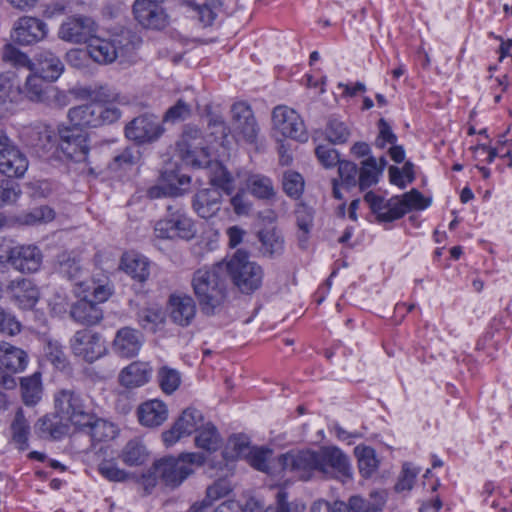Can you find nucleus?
I'll use <instances>...</instances> for the list:
<instances>
[{
	"instance_id": "obj_1",
	"label": "nucleus",
	"mask_w": 512,
	"mask_h": 512,
	"mask_svg": "<svg viewBox=\"0 0 512 512\" xmlns=\"http://www.w3.org/2000/svg\"><path fill=\"white\" fill-rule=\"evenodd\" d=\"M226 279V269L222 263L195 271L192 286L207 316L223 303L226 297Z\"/></svg>"
},
{
	"instance_id": "obj_2",
	"label": "nucleus",
	"mask_w": 512,
	"mask_h": 512,
	"mask_svg": "<svg viewBox=\"0 0 512 512\" xmlns=\"http://www.w3.org/2000/svg\"><path fill=\"white\" fill-rule=\"evenodd\" d=\"M224 267L226 276L231 277L234 285L242 293L251 294L261 287L264 276L263 269L256 262L249 260L246 251L238 249Z\"/></svg>"
},
{
	"instance_id": "obj_3",
	"label": "nucleus",
	"mask_w": 512,
	"mask_h": 512,
	"mask_svg": "<svg viewBox=\"0 0 512 512\" xmlns=\"http://www.w3.org/2000/svg\"><path fill=\"white\" fill-rule=\"evenodd\" d=\"M120 117L121 111L117 106L94 101L72 107L68 111V118L72 126L80 130L110 125L118 121Z\"/></svg>"
},
{
	"instance_id": "obj_4",
	"label": "nucleus",
	"mask_w": 512,
	"mask_h": 512,
	"mask_svg": "<svg viewBox=\"0 0 512 512\" xmlns=\"http://www.w3.org/2000/svg\"><path fill=\"white\" fill-rule=\"evenodd\" d=\"M206 457L202 453H182L177 458L169 456L155 462V471L166 486H179L190 474L194 466L204 464Z\"/></svg>"
},
{
	"instance_id": "obj_5",
	"label": "nucleus",
	"mask_w": 512,
	"mask_h": 512,
	"mask_svg": "<svg viewBox=\"0 0 512 512\" xmlns=\"http://www.w3.org/2000/svg\"><path fill=\"white\" fill-rule=\"evenodd\" d=\"M133 50L129 37L123 34L110 38L93 35L87 44V53L99 64H110L118 59H125Z\"/></svg>"
},
{
	"instance_id": "obj_6",
	"label": "nucleus",
	"mask_w": 512,
	"mask_h": 512,
	"mask_svg": "<svg viewBox=\"0 0 512 512\" xmlns=\"http://www.w3.org/2000/svg\"><path fill=\"white\" fill-rule=\"evenodd\" d=\"M167 211L168 214L155 224V236L160 239H192L196 234L193 220L182 209L169 205Z\"/></svg>"
},
{
	"instance_id": "obj_7",
	"label": "nucleus",
	"mask_w": 512,
	"mask_h": 512,
	"mask_svg": "<svg viewBox=\"0 0 512 512\" xmlns=\"http://www.w3.org/2000/svg\"><path fill=\"white\" fill-rule=\"evenodd\" d=\"M45 79L37 74L29 75L22 89V98L25 97L32 102L55 108L66 106L68 99L65 93L57 87L47 84Z\"/></svg>"
},
{
	"instance_id": "obj_8",
	"label": "nucleus",
	"mask_w": 512,
	"mask_h": 512,
	"mask_svg": "<svg viewBox=\"0 0 512 512\" xmlns=\"http://www.w3.org/2000/svg\"><path fill=\"white\" fill-rule=\"evenodd\" d=\"M70 347L75 356L88 363L100 359L107 351L102 336L90 327L77 331L70 340Z\"/></svg>"
},
{
	"instance_id": "obj_9",
	"label": "nucleus",
	"mask_w": 512,
	"mask_h": 512,
	"mask_svg": "<svg viewBox=\"0 0 512 512\" xmlns=\"http://www.w3.org/2000/svg\"><path fill=\"white\" fill-rule=\"evenodd\" d=\"M57 412L63 419L70 421L74 426L80 428L92 419V413L84 404L83 399L72 390H61L55 396Z\"/></svg>"
},
{
	"instance_id": "obj_10",
	"label": "nucleus",
	"mask_w": 512,
	"mask_h": 512,
	"mask_svg": "<svg viewBox=\"0 0 512 512\" xmlns=\"http://www.w3.org/2000/svg\"><path fill=\"white\" fill-rule=\"evenodd\" d=\"M182 158L194 167L207 163L208 145L201 131L194 126H187L177 144Z\"/></svg>"
},
{
	"instance_id": "obj_11",
	"label": "nucleus",
	"mask_w": 512,
	"mask_h": 512,
	"mask_svg": "<svg viewBox=\"0 0 512 512\" xmlns=\"http://www.w3.org/2000/svg\"><path fill=\"white\" fill-rule=\"evenodd\" d=\"M231 127L237 141L256 143L259 126L251 107L245 102H237L231 107Z\"/></svg>"
},
{
	"instance_id": "obj_12",
	"label": "nucleus",
	"mask_w": 512,
	"mask_h": 512,
	"mask_svg": "<svg viewBox=\"0 0 512 512\" xmlns=\"http://www.w3.org/2000/svg\"><path fill=\"white\" fill-rule=\"evenodd\" d=\"M58 146L62 153L75 162H85L90 151L89 137L73 126L59 129Z\"/></svg>"
},
{
	"instance_id": "obj_13",
	"label": "nucleus",
	"mask_w": 512,
	"mask_h": 512,
	"mask_svg": "<svg viewBox=\"0 0 512 512\" xmlns=\"http://www.w3.org/2000/svg\"><path fill=\"white\" fill-rule=\"evenodd\" d=\"M318 454V473L328 478H351L349 458L337 447H323Z\"/></svg>"
},
{
	"instance_id": "obj_14",
	"label": "nucleus",
	"mask_w": 512,
	"mask_h": 512,
	"mask_svg": "<svg viewBox=\"0 0 512 512\" xmlns=\"http://www.w3.org/2000/svg\"><path fill=\"white\" fill-rule=\"evenodd\" d=\"M164 132L161 121L153 114H142L125 126V136L137 144L156 141Z\"/></svg>"
},
{
	"instance_id": "obj_15",
	"label": "nucleus",
	"mask_w": 512,
	"mask_h": 512,
	"mask_svg": "<svg viewBox=\"0 0 512 512\" xmlns=\"http://www.w3.org/2000/svg\"><path fill=\"white\" fill-rule=\"evenodd\" d=\"M28 169L26 156L0 129V173L7 177H22Z\"/></svg>"
},
{
	"instance_id": "obj_16",
	"label": "nucleus",
	"mask_w": 512,
	"mask_h": 512,
	"mask_svg": "<svg viewBox=\"0 0 512 512\" xmlns=\"http://www.w3.org/2000/svg\"><path fill=\"white\" fill-rule=\"evenodd\" d=\"M274 129L282 136L298 141L307 140V132L299 114L287 106L280 105L272 112Z\"/></svg>"
},
{
	"instance_id": "obj_17",
	"label": "nucleus",
	"mask_w": 512,
	"mask_h": 512,
	"mask_svg": "<svg viewBox=\"0 0 512 512\" xmlns=\"http://www.w3.org/2000/svg\"><path fill=\"white\" fill-rule=\"evenodd\" d=\"M202 426V413L195 408L188 407L182 411L172 427L162 433V440L166 447H170L182 437L197 432Z\"/></svg>"
},
{
	"instance_id": "obj_18",
	"label": "nucleus",
	"mask_w": 512,
	"mask_h": 512,
	"mask_svg": "<svg viewBox=\"0 0 512 512\" xmlns=\"http://www.w3.org/2000/svg\"><path fill=\"white\" fill-rule=\"evenodd\" d=\"M279 460L285 471L292 472L303 480H308L318 472L319 462L316 451H291L281 455Z\"/></svg>"
},
{
	"instance_id": "obj_19",
	"label": "nucleus",
	"mask_w": 512,
	"mask_h": 512,
	"mask_svg": "<svg viewBox=\"0 0 512 512\" xmlns=\"http://www.w3.org/2000/svg\"><path fill=\"white\" fill-rule=\"evenodd\" d=\"M48 27L36 17H20L13 26L12 39L20 45H33L47 37Z\"/></svg>"
},
{
	"instance_id": "obj_20",
	"label": "nucleus",
	"mask_w": 512,
	"mask_h": 512,
	"mask_svg": "<svg viewBox=\"0 0 512 512\" xmlns=\"http://www.w3.org/2000/svg\"><path fill=\"white\" fill-rule=\"evenodd\" d=\"M96 29L95 22L89 17H69L60 25L58 36L67 42L88 44Z\"/></svg>"
},
{
	"instance_id": "obj_21",
	"label": "nucleus",
	"mask_w": 512,
	"mask_h": 512,
	"mask_svg": "<svg viewBox=\"0 0 512 512\" xmlns=\"http://www.w3.org/2000/svg\"><path fill=\"white\" fill-rule=\"evenodd\" d=\"M163 1L136 0L133 5L135 19L145 28L161 30L168 25V16L161 6Z\"/></svg>"
},
{
	"instance_id": "obj_22",
	"label": "nucleus",
	"mask_w": 512,
	"mask_h": 512,
	"mask_svg": "<svg viewBox=\"0 0 512 512\" xmlns=\"http://www.w3.org/2000/svg\"><path fill=\"white\" fill-rule=\"evenodd\" d=\"M9 261L21 272H36L42 263V253L34 245L17 246L11 249Z\"/></svg>"
},
{
	"instance_id": "obj_23",
	"label": "nucleus",
	"mask_w": 512,
	"mask_h": 512,
	"mask_svg": "<svg viewBox=\"0 0 512 512\" xmlns=\"http://www.w3.org/2000/svg\"><path fill=\"white\" fill-rule=\"evenodd\" d=\"M7 291L11 294L15 304L24 310L32 309L39 299V291L32 280L18 278L10 281Z\"/></svg>"
},
{
	"instance_id": "obj_24",
	"label": "nucleus",
	"mask_w": 512,
	"mask_h": 512,
	"mask_svg": "<svg viewBox=\"0 0 512 512\" xmlns=\"http://www.w3.org/2000/svg\"><path fill=\"white\" fill-rule=\"evenodd\" d=\"M258 241L260 242L259 253L261 256L269 259L280 257L285 250L284 236L277 227H267L258 231Z\"/></svg>"
},
{
	"instance_id": "obj_25",
	"label": "nucleus",
	"mask_w": 512,
	"mask_h": 512,
	"mask_svg": "<svg viewBox=\"0 0 512 512\" xmlns=\"http://www.w3.org/2000/svg\"><path fill=\"white\" fill-rule=\"evenodd\" d=\"M222 194L216 188L199 190L193 197L194 211L204 219L214 217L221 209Z\"/></svg>"
},
{
	"instance_id": "obj_26",
	"label": "nucleus",
	"mask_w": 512,
	"mask_h": 512,
	"mask_svg": "<svg viewBox=\"0 0 512 512\" xmlns=\"http://www.w3.org/2000/svg\"><path fill=\"white\" fill-rule=\"evenodd\" d=\"M384 505V498L374 493L369 499L354 495L347 502L335 501L334 512H383Z\"/></svg>"
},
{
	"instance_id": "obj_27",
	"label": "nucleus",
	"mask_w": 512,
	"mask_h": 512,
	"mask_svg": "<svg viewBox=\"0 0 512 512\" xmlns=\"http://www.w3.org/2000/svg\"><path fill=\"white\" fill-rule=\"evenodd\" d=\"M137 417L142 426L149 428L158 427L167 420L168 408L161 400H148L137 408Z\"/></svg>"
},
{
	"instance_id": "obj_28",
	"label": "nucleus",
	"mask_w": 512,
	"mask_h": 512,
	"mask_svg": "<svg viewBox=\"0 0 512 512\" xmlns=\"http://www.w3.org/2000/svg\"><path fill=\"white\" fill-rule=\"evenodd\" d=\"M26 142L29 146L42 152H49L58 143L54 129L46 124H36L26 129Z\"/></svg>"
},
{
	"instance_id": "obj_29",
	"label": "nucleus",
	"mask_w": 512,
	"mask_h": 512,
	"mask_svg": "<svg viewBox=\"0 0 512 512\" xmlns=\"http://www.w3.org/2000/svg\"><path fill=\"white\" fill-rule=\"evenodd\" d=\"M143 344L140 331L130 327L120 329L114 339V349L122 357L130 358L138 354Z\"/></svg>"
},
{
	"instance_id": "obj_30",
	"label": "nucleus",
	"mask_w": 512,
	"mask_h": 512,
	"mask_svg": "<svg viewBox=\"0 0 512 512\" xmlns=\"http://www.w3.org/2000/svg\"><path fill=\"white\" fill-rule=\"evenodd\" d=\"M152 368L147 362L134 361L122 369L119 382L126 388H137L149 382Z\"/></svg>"
},
{
	"instance_id": "obj_31",
	"label": "nucleus",
	"mask_w": 512,
	"mask_h": 512,
	"mask_svg": "<svg viewBox=\"0 0 512 512\" xmlns=\"http://www.w3.org/2000/svg\"><path fill=\"white\" fill-rule=\"evenodd\" d=\"M22 99V88L14 73L0 74V108L9 110L11 105Z\"/></svg>"
},
{
	"instance_id": "obj_32",
	"label": "nucleus",
	"mask_w": 512,
	"mask_h": 512,
	"mask_svg": "<svg viewBox=\"0 0 512 512\" xmlns=\"http://www.w3.org/2000/svg\"><path fill=\"white\" fill-rule=\"evenodd\" d=\"M200 168L207 171V176L210 183L223 190L226 194H231L234 190V179L230 172L219 161H211L207 158V163H204Z\"/></svg>"
},
{
	"instance_id": "obj_33",
	"label": "nucleus",
	"mask_w": 512,
	"mask_h": 512,
	"mask_svg": "<svg viewBox=\"0 0 512 512\" xmlns=\"http://www.w3.org/2000/svg\"><path fill=\"white\" fill-rule=\"evenodd\" d=\"M167 309L172 320H192L196 314V304L187 295H171Z\"/></svg>"
},
{
	"instance_id": "obj_34",
	"label": "nucleus",
	"mask_w": 512,
	"mask_h": 512,
	"mask_svg": "<svg viewBox=\"0 0 512 512\" xmlns=\"http://www.w3.org/2000/svg\"><path fill=\"white\" fill-rule=\"evenodd\" d=\"M3 354L0 356V367L12 373L22 372L28 363L26 352L20 348L4 343L0 346Z\"/></svg>"
},
{
	"instance_id": "obj_35",
	"label": "nucleus",
	"mask_w": 512,
	"mask_h": 512,
	"mask_svg": "<svg viewBox=\"0 0 512 512\" xmlns=\"http://www.w3.org/2000/svg\"><path fill=\"white\" fill-rule=\"evenodd\" d=\"M62 419L63 417L59 413L45 415L38 420L35 429L41 437L61 439L68 431L67 425L62 423Z\"/></svg>"
},
{
	"instance_id": "obj_36",
	"label": "nucleus",
	"mask_w": 512,
	"mask_h": 512,
	"mask_svg": "<svg viewBox=\"0 0 512 512\" xmlns=\"http://www.w3.org/2000/svg\"><path fill=\"white\" fill-rule=\"evenodd\" d=\"M79 429L85 431L93 442L108 441L117 434V428L113 423L97 418L94 414L89 423L82 425Z\"/></svg>"
},
{
	"instance_id": "obj_37",
	"label": "nucleus",
	"mask_w": 512,
	"mask_h": 512,
	"mask_svg": "<svg viewBox=\"0 0 512 512\" xmlns=\"http://www.w3.org/2000/svg\"><path fill=\"white\" fill-rule=\"evenodd\" d=\"M122 269L132 278L139 282H144L150 275L148 260L138 254L126 253L121 259Z\"/></svg>"
},
{
	"instance_id": "obj_38",
	"label": "nucleus",
	"mask_w": 512,
	"mask_h": 512,
	"mask_svg": "<svg viewBox=\"0 0 512 512\" xmlns=\"http://www.w3.org/2000/svg\"><path fill=\"white\" fill-rule=\"evenodd\" d=\"M38 69L41 76L50 80H57L64 70V65L60 58L48 50L39 52L36 56Z\"/></svg>"
},
{
	"instance_id": "obj_39",
	"label": "nucleus",
	"mask_w": 512,
	"mask_h": 512,
	"mask_svg": "<svg viewBox=\"0 0 512 512\" xmlns=\"http://www.w3.org/2000/svg\"><path fill=\"white\" fill-rule=\"evenodd\" d=\"M20 390L25 405H36L41 400L43 393L41 373L37 371L30 376L22 377L20 379Z\"/></svg>"
},
{
	"instance_id": "obj_40",
	"label": "nucleus",
	"mask_w": 512,
	"mask_h": 512,
	"mask_svg": "<svg viewBox=\"0 0 512 512\" xmlns=\"http://www.w3.org/2000/svg\"><path fill=\"white\" fill-rule=\"evenodd\" d=\"M381 168H377V159L373 156L361 162L358 174V186L361 191L376 185L381 176Z\"/></svg>"
},
{
	"instance_id": "obj_41",
	"label": "nucleus",
	"mask_w": 512,
	"mask_h": 512,
	"mask_svg": "<svg viewBox=\"0 0 512 512\" xmlns=\"http://www.w3.org/2000/svg\"><path fill=\"white\" fill-rule=\"evenodd\" d=\"M354 453L358 460L360 474L364 478L371 477L379 466L375 450L369 446H357L354 449Z\"/></svg>"
},
{
	"instance_id": "obj_42",
	"label": "nucleus",
	"mask_w": 512,
	"mask_h": 512,
	"mask_svg": "<svg viewBox=\"0 0 512 512\" xmlns=\"http://www.w3.org/2000/svg\"><path fill=\"white\" fill-rule=\"evenodd\" d=\"M148 452L138 440H130L122 449L119 458L128 466H139L145 463Z\"/></svg>"
},
{
	"instance_id": "obj_43",
	"label": "nucleus",
	"mask_w": 512,
	"mask_h": 512,
	"mask_svg": "<svg viewBox=\"0 0 512 512\" xmlns=\"http://www.w3.org/2000/svg\"><path fill=\"white\" fill-rule=\"evenodd\" d=\"M195 437V445L203 450L213 452L220 447L221 439L216 427L208 423L203 425Z\"/></svg>"
},
{
	"instance_id": "obj_44",
	"label": "nucleus",
	"mask_w": 512,
	"mask_h": 512,
	"mask_svg": "<svg viewBox=\"0 0 512 512\" xmlns=\"http://www.w3.org/2000/svg\"><path fill=\"white\" fill-rule=\"evenodd\" d=\"M11 431L12 439L18 445V448L20 450H26L28 448L30 426L21 408L16 411L14 420L11 424Z\"/></svg>"
},
{
	"instance_id": "obj_45",
	"label": "nucleus",
	"mask_w": 512,
	"mask_h": 512,
	"mask_svg": "<svg viewBox=\"0 0 512 512\" xmlns=\"http://www.w3.org/2000/svg\"><path fill=\"white\" fill-rule=\"evenodd\" d=\"M295 216L296 224L299 229V245L304 247L313 227V210L305 204H299L295 210Z\"/></svg>"
},
{
	"instance_id": "obj_46",
	"label": "nucleus",
	"mask_w": 512,
	"mask_h": 512,
	"mask_svg": "<svg viewBox=\"0 0 512 512\" xmlns=\"http://www.w3.org/2000/svg\"><path fill=\"white\" fill-rule=\"evenodd\" d=\"M55 218V212L49 206H40L30 211L22 212L17 216L18 223L22 225H37L47 223Z\"/></svg>"
},
{
	"instance_id": "obj_47",
	"label": "nucleus",
	"mask_w": 512,
	"mask_h": 512,
	"mask_svg": "<svg viewBox=\"0 0 512 512\" xmlns=\"http://www.w3.org/2000/svg\"><path fill=\"white\" fill-rule=\"evenodd\" d=\"M247 186L253 196L259 199H271L275 189L270 178L263 175H252L247 180Z\"/></svg>"
},
{
	"instance_id": "obj_48",
	"label": "nucleus",
	"mask_w": 512,
	"mask_h": 512,
	"mask_svg": "<svg viewBox=\"0 0 512 512\" xmlns=\"http://www.w3.org/2000/svg\"><path fill=\"white\" fill-rule=\"evenodd\" d=\"M70 316L74 320H101L103 318L97 304L86 299H81L71 306Z\"/></svg>"
},
{
	"instance_id": "obj_49",
	"label": "nucleus",
	"mask_w": 512,
	"mask_h": 512,
	"mask_svg": "<svg viewBox=\"0 0 512 512\" xmlns=\"http://www.w3.org/2000/svg\"><path fill=\"white\" fill-rule=\"evenodd\" d=\"M2 60L15 68H27L29 70L34 68V64L29 57L10 43L4 45L2 49Z\"/></svg>"
},
{
	"instance_id": "obj_50",
	"label": "nucleus",
	"mask_w": 512,
	"mask_h": 512,
	"mask_svg": "<svg viewBox=\"0 0 512 512\" xmlns=\"http://www.w3.org/2000/svg\"><path fill=\"white\" fill-rule=\"evenodd\" d=\"M249 438L244 434L233 435L229 438L225 449V457L227 458H245L251 452Z\"/></svg>"
},
{
	"instance_id": "obj_51",
	"label": "nucleus",
	"mask_w": 512,
	"mask_h": 512,
	"mask_svg": "<svg viewBox=\"0 0 512 512\" xmlns=\"http://www.w3.org/2000/svg\"><path fill=\"white\" fill-rule=\"evenodd\" d=\"M157 377L161 390L167 395L175 392L181 384L180 373L176 369L167 366L158 370Z\"/></svg>"
},
{
	"instance_id": "obj_52",
	"label": "nucleus",
	"mask_w": 512,
	"mask_h": 512,
	"mask_svg": "<svg viewBox=\"0 0 512 512\" xmlns=\"http://www.w3.org/2000/svg\"><path fill=\"white\" fill-rule=\"evenodd\" d=\"M57 270L60 274L73 281H77L81 273V267L77 259L67 252H62L57 256Z\"/></svg>"
},
{
	"instance_id": "obj_53",
	"label": "nucleus",
	"mask_w": 512,
	"mask_h": 512,
	"mask_svg": "<svg viewBox=\"0 0 512 512\" xmlns=\"http://www.w3.org/2000/svg\"><path fill=\"white\" fill-rule=\"evenodd\" d=\"M325 133L329 142L333 144L345 143L350 137V130L347 125L335 117L329 118Z\"/></svg>"
},
{
	"instance_id": "obj_54",
	"label": "nucleus",
	"mask_w": 512,
	"mask_h": 512,
	"mask_svg": "<svg viewBox=\"0 0 512 512\" xmlns=\"http://www.w3.org/2000/svg\"><path fill=\"white\" fill-rule=\"evenodd\" d=\"M338 174L341 187L350 189L358 185L359 169L355 163L347 160L341 161L338 165Z\"/></svg>"
},
{
	"instance_id": "obj_55",
	"label": "nucleus",
	"mask_w": 512,
	"mask_h": 512,
	"mask_svg": "<svg viewBox=\"0 0 512 512\" xmlns=\"http://www.w3.org/2000/svg\"><path fill=\"white\" fill-rule=\"evenodd\" d=\"M283 190L291 198H299L304 190L303 177L295 171H287L283 175Z\"/></svg>"
},
{
	"instance_id": "obj_56",
	"label": "nucleus",
	"mask_w": 512,
	"mask_h": 512,
	"mask_svg": "<svg viewBox=\"0 0 512 512\" xmlns=\"http://www.w3.org/2000/svg\"><path fill=\"white\" fill-rule=\"evenodd\" d=\"M383 206V210L379 211L377 215L378 220L381 222H392L406 214L404 205L397 198L388 200Z\"/></svg>"
},
{
	"instance_id": "obj_57",
	"label": "nucleus",
	"mask_w": 512,
	"mask_h": 512,
	"mask_svg": "<svg viewBox=\"0 0 512 512\" xmlns=\"http://www.w3.org/2000/svg\"><path fill=\"white\" fill-rule=\"evenodd\" d=\"M45 355L56 367L64 368L67 364V358L63 351V347L56 340L48 339L46 341Z\"/></svg>"
},
{
	"instance_id": "obj_58",
	"label": "nucleus",
	"mask_w": 512,
	"mask_h": 512,
	"mask_svg": "<svg viewBox=\"0 0 512 512\" xmlns=\"http://www.w3.org/2000/svg\"><path fill=\"white\" fill-rule=\"evenodd\" d=\"M231 491V485L227 479L216 480L206 490V497L202 501H209V507L212 503L222 497H225Z\"/></svg>"
},
{
	"instance_id": "obj_59",
	"label": "nucleus",
	"mask_w": 512,
	"mask_h": 512,
	"mask_svg": "<svg viewBox=\"0 0 512 512\" xmlns=\"http://www.w3.org/2000/svg\"><path fill=\"white\" fill-rule=\"evenodd\" d=\"M191 115V105L183 99H179L175 105L170 107L164 116V121L176 122L187 119Z\"/></svg>"
},
{
	"instance_id": "obj_60",
	"label": "nucleus",
	"mask_w": 512,
	"mask_h": 512,
	"mask_svg": "<svg viewBox=\"0 0 512 512\" xmlns=\"http://www.w3.org/2000/svg\"><path fill=\"white\" fill-rule=\"evenodd\" d=\"M400 203L404 205L406 213L410 209H424L430 205V201L426 200L423 195L416 189H412L403 195Z\"/></svg>"
},
{
	"instance_id": "obj_61",
	"label": "nucleus",
	"mask_w": 512,
	"mask_h": 512,
	"mask_svg": "<svg viewBox=\"0 0 512 512\" xmlns=\"http://www.w3.org/2000/svg\"><path fill=\"white\" fill-rule=\"evenodd\" d=\"M140 159V152L134 148H126L116 155L111 163L113 168H124L136 164Z\"/></svg>"
},
{
	"instance_id": "obj_62",
	"label": "nucleus",
	"mask_w": 512,
	"mask_h": 512,
	"mask_svg": "<svg viewBox=\"0 0 512 512\" xmlns=\"http://www.w3.org/2000/svg\"><path fill=\"white\" fill-rule=\"evenodd\" d=\"M316 156L319 162L326 168H331L339 165V153L336 149L320 145L315 149Z\"/></svg>"
},
{
	"instance_id": "obj_63",
	"label": "nucleus",
	"mask_w": 512,
	"mask_h": 512,
	"mask_svg": "<svg viewBox=\"0 0 512 512\" xmlns=\"http://www.w3.org/2000/svg\"><path fill=\"white\" fill-rule=\"evenodd\" d=\"M270 450L263 448H251L249 455L245 459L249 464L259 471H266L268 469L267 458Z\"/></svg>"
},
{
	"instance_id": "obj_64",
	"label": "nucleus",
	"mask_w": 512,
	"mask_h": 512,
	"mask_svg": "<svg viewBox=\"0 0 512 512\" xmlns=\"http://www.w3.org/2000/svg\"><path fill=\"white\" fill-rule=\"evenodd\" d=\"M99 472L110 481L121 482L128 478V473L112 462H103L99 466Z\"/></svg>"
}]
</instances>
